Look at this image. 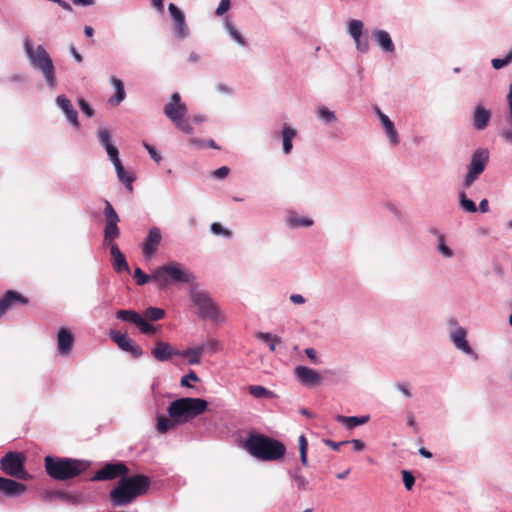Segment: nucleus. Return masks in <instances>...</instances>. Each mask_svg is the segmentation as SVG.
Returning a JSON list of instances; mask_svg holds the SVG:
<instances>
[{"mask_svg": "<svg viewBox=\"0 0 512 512\" xmlns=\"http://www.w3.org/2000/svg\"><path fill=\"white\" fill-rule=\"evenodd\" d=\"M151 486L150 477L136 474L122 477L110 491L109 497L113 506H125L136 498L145 495Z\"/></svg>", "mask_w": 512, "mask_h": 512, "instance_id": "nucleus-1", "label": "nucleus"}, {"mask_svg": "<svg viewBox=\"0 0 512 512\" xmlns=\"http://www.w3.org/2000/svg\"><path fill=\"white\" fill-rule=\"evenodd\" d=\"M244 449L261 461H277L286 453V447L281 441L258 433L248 435L244 442Z\"/></svg>", "mask_w": 512, "mask_h": 512, "instance_id": "nucleus-2", "label": "nucleus"}, {"mask_svg": "<svg viewBox=\"0 0 512 512\" xmlns=\"http://www.w3.org/2000/svg\"><path fill=\"white\" fill-rule=\"evenodd\" d=\"M44 467L52 479L66 481L84 473L88 469L89 463L73 458L46 456Z\"/></svg>", "mask_w": 512, "mask_h": 512, "instance_id": "nucleus-3", "label": "nucleus"}, {"mask_svg": "<svg viewBox=\"0 0 512 512\" xmlns=\"http://www.w3.org/2000/svg\"><path fill=\"white\" fill-rule=\"evenodd\" d=\"M208 403L202 398L184 397L170 403L167 408L169 417L183 424L207 410Z\"/></svg>", "mask_w": 512, "mask_h": 512, "instance_id": "nucleus-4", "label": "nucleus"}, {"mask_svg": "<svg viewBox=\"0 0 512 512\" xmlns=\"http://www.w3.org/2000/svg\"><path fill=\"white\" fill-rule=\"evenodd\" d=\"M194 279V275L176 261L160 266L152 272V281L161 288H166L172 283H191Z\"/></svg>", "mask_w": 512, "mask_h": 512, "instance_id": "nucleus-5", "label": "nucleus"}, {"mask_svg": "<svg viewBox=\"0 0 512 512\" xmlns=\"http://www.w3.org/2000/svg\"><path fill=\"white\" fill-rule=\"evenodd\" d=\"M24 50L32 65L43 73L47 84L52 88L55 87L54 64L45 48L42 45L34 48L31 40L27 38L24 40Z\"/></svg>", "mask_w": 512, "mask_h": 512, "instance_id": "nucleus-6", "label": "nucleus"}, {"mask_svg": "<svg viewBox=\"0 0 512 512\" xmlns=\"http://www.w3.org/2000/svg\"><path fill=\"white\" fill-rule=\"evenodd\" d=\"M165 116L175 125L176 128L186 134L193 133V127L188 120L184 119L188 108L181 100L179 93L175 92L171 95L169 102L164 106Z\"/></svg>", "mask_w": 512, "mask_h": 512, "instance_id": "nucleus-7", "label": "nucleus"}, {"mask_svg": "<svg viewBox=\"0 0 512 512\" xmlns=\"http://www.w3.org/2000/svg\"><path fill=\"white\" fill-rule=\"evenodd\" d=\"M24 461L23 454L8 452L0 460V468L8 476L26 481L31 479V475L25 470Z\"/></svg>", "mask_w": 512, "mask_h": 512, "instance_id": "nucleus-8", "label": "nucleus"}, {"mask_svg": "<svg viewBox=\"0 0 512 512\" xmlns=\"http://www.w3.org/2000/svg\"><path fill=\"white\" fill-rule=\"evenodd\" d=\"M489 161V152L486 149H477L471 157L462 186L469 188L484 172Z\"/></svg>", "mask_w": 512, "mask_h": 512, "instance_id": "nucleus-9", "label": "nucleus"}, {"mask_svg": "<svg viewBox=\"0 0 512 512\" xmlns=\"http://www.w3.org/2000/svg\"><path fill=\"white\" fill-rule=\"evenodd\" d=\"M190 298L194 306L197 307V313L201 318L218 320V307L206 292L193 288L190 291Z\"/></svg>", "mask_w": 512, "mask_h": 512, "instance_id": "nucleus-10", "label": "nucleus"}, {"mask_svg": "<svg viewBox=\"0 0 512 512\" xmlns=\"http://www.w3.org/2000/svg\"><path fill=\"white\" fill-rule=\"evenodd\" d=\"M129 468L123 462L107 463L101 469H99L92 480L94 481H106L113 480L118 477H124L128 475Z\"/></svg>", "mask_w": 512, "mask_h": 512, "instance_id": "nucleus-11", "label": "nucleus"}, {"mask_svg": "<svg viewBox=\"0 0 512 512\" xmlns=\"http://www.w3.org/2000/svg\"><path fill=\"white\" fill-rule=\"evenodd\" d=\"M109 338L117 344V346L132 355L134 358H140L143 355L142 348L134 342L131 338L127 336V334H123L117 330L109 331Z\"/></svg>", "mask_w": 512, "mask_h": 512, "instance_id": "nucleus-12", "label": "nucleus"}, {"mask_svg": "<svg viewBox=\"0 0 512 512\" xmlns=\"http://www.w3.org/2000/svg\"><path fill=\"white\" fill-rule=\"evenodd\" d=\"M161 241V230L158 227L150 228L141 246L142 254L145 259H151L155 255Z\"/></svg>", "mask_w": 512, "mask_h": 512, "instance_id": "nucleus-13", "label": "nucleus"}, {"mask_svg": "<svg viewBox=\"0 0 512 512\" xmlns=\"http://www.w3.org/2000/svg\"><path fill=\"white\" fill-rule=\"evenodd\" d=\"M294 374L297 380L305 386L314 387L322 382L321 375L316 370L306 366H297Z\"/></svg>", "mask_w": 512, "mask_h": 512, "instance_id": "nucleus-14", "label": "nucleus"}, {"mask_svg": "<svg viewBox=\"0 0 512 512\" xmlns=\"http://www.w3.org/2000/svg\"><path fill=\"white\" fill-rule=\"evenodd\" d=\"M179 354V350L162 340L156 341L155 346L151 350L152 357L159 362L170 360L173 356H178Z\"/></svg>", "mask_w": 512, "mask_h": 512, "instance_id": "nucleus-15", "label": "nucleus"}, {"mask_svg": "<svg viewBox=\"0 0 512 512\" xmlns=\"http://www.w3.org/2000/svg\"><path fill=\"white\" fill-rule=\"evenodd\" d=\"M169 13L175 22L174 32L177 37L185 38L189 34V29L185 22L183 12L173 3L168 6Z\"/></svg>", "mask_w": 512, "mask_h": 512, "instance_id": "nucleus-16", "label": "nucleus"}, {"mask_svg": "<svg viewBox=\"0 0 512 512\" xmlns=\"http://www.w3.org/2000/svg\"><path fill=\"white\" fill-rule=\"evenodd\" d=\"M27 490L25 484L15 480L0 477V492L7 497L20 496Z\"/></svg>", "mask_w": 512, "mask_h": 512, "instance_id": "nucleus-17", "label": "nucleus"}, {"mask_svg": "<svg viewBox=\"0 0 512 512\" xmlns=\"http://www.w3.org/2000/svg\"><path fill=\"white\" fill-rule=\"evenodd\" d=\"M26 305L28 299L14 290H8L2 298H0V317L13 305Z\"/></svg>", "mask_w": 512, "mask_h": 512, "instance_id": "nucleus-18", "label": "nucleus"}, {"mask_svg": "<svg viewBox=\"0 0 512 512\" xmlns=\"http://www.w3.org/2000/svg\"><path fill=\"white\" fill-rule=\"evenodd\" d=\"M57 105L63 110L67 120L76 128H79L78 112L74 109L71 101L65 95L56 98Z\"/></svg>", "mask_w": 512, "mask_h": 512, "instance_id": "nucleus-19", "label": "nucleus"}, {"mask_svg": "<svg viewBox=\"0 0 512 512\" xmlns=\"http://www.w3.org/2000/svg\"><path fill=\"white\" fill-rule=\"evenodd\" d=\"M491 111L482 104H477L473 111V126L476 130H484L491 119Z\"/></svg>", "mask_w": 512, "mask_h": 512, "instance_id": "nucleus-20", "label": "nucleus"}, {"mask_svg": "<svg viewBox=\"0 0 512 512\" xmlns=\"http://www.w3.org/2000/svg\"><path fill=\"white\" fill-rule=\"evenodd\" d=\"M58 349L60 354L68 355L74 344V337L66 328H61L57 335Z\"/></svg>", "mask_w": 512, "mask_h": 512, "instance_id": "nucleus-21", "label": "nucleus"}, {"mask_svg": "<svg viewBox=\"0 0 512 512\" xmlns=\"http://www.w3.org/2000/svg\"><path fill=\"white\" fill-rule=\"evenodd\" d=\"M110 253L112 257V266L118 273L129 272V266L124 254L120 251L116 244L110 245Z\"/></svg>", "mask_w": 512, "mask_h": 512, "instance_id": "nucleus-22", "label": "nucleus"}, {"mask_svg": "<svg viewBox=\"0 0 512 512\" xmlns=\"http://www.w3.org/2000/svg\"><path fill=\"white\" fill-rule=\"evenodd\" d=\"M375 112L379 117V120L391 142L392 145H396L399 142L398 133L394 127L393 122L385 115L379 108H375Z\"/></svg>", "mask_w": 512, "mask_h": 512, "instance_id": "nucleus-23", "label": "nucleus"}, {"mask_svg": "<svg viewBox=\"0 0 512 512\" xmlns=\"http://www.w3.org/2000/svg\"><path fill=\"white\" fill-rule=\"evenodd\" d=\"M454 345L467 354L472 353V349L466 341V331L463 328L456 329L451 335Z\"/></svg>", "mask_w": 512, "mask_h": 512, "instance_id": "nucleus-24", "label": "nucleus"}, {"mask_svg": "<svg viewBox=\"0 0 512 512\" xmlns=\"http://www.w3.org/2000/svg\"><path fill=\"white\" fill-rule=\"evenodd\" d=\"M335 420L343 425L346 426L347 429H353L359 425L366 424L369 421V416H343V415H336Z\"/></svg>", "mask_w": 512, "mask_h": 512, "instance_id": "nucleus-25", "label": "nucleus"}, {"mask_svg": "<svg viewBox=\"0 0 512 512\" xmlns=\"http://www.w3.org/2000/svg\"><path fill=\"white\" fill-rule=\"evenodd\" d=\"M373 36L378 45L386 52L394 51V44L388 32L384 30H376L373 32Z\"/></svg>", "mask_w": 512, "mask_h": 512, "instance_id": "nucleus-26", "label": "nucleus"}, {"mask_svg": "<svg viewBox=\"0 0 512 512\" xmlns=\"http://www.w3.org/2000/svg\"><path fill=\"white\" fill-rule=\"evenodd\" d=\"M116 318L121 321L134 324L135 326L138 327L143 316L140 313L136 312L135 310L122 309L116 312Z\"/></svg>", "mask_w": 512, "mask_h": 512, "instance_id": "nucleus-27", "label": "nucleus"}, {"mask_svg": "<svg viewBox=\"0 0 512 512\" xmlns=\"http://www.w3.org/2000/svg\"><path fill=\"white\" fill-rule=\"evenodd\" d=\"M201 349H199L198 346L193 348H188L184 351H180V354L178 356L187 358L188 363L191 365H197L201 362V356H202Z\"/></svg>", "mask_w": 512, "mask_h": 512, "instance_id": "nucleus-28", "label": "nucleus"}, {"mask_svg": "<svg viewBox=\"0 0 512 512\" xmlns=\"http://www.w3.org/2000/svg\"><path fill=\"white\" fill-rule=\"evenodd\" d=\"M296 136V130L289 127L284 126L282 130V140H283V151L285 154H289L292 150V140Z\"/></svg>", "mask_w": 512, "mask_h": 512, "instance_id": "nucleus-29", "label": "nucleus"}, {"mask_svg": "<svg viewBox=\"0 0 512 512\" xmlns=\"http://www.w3.org/2000/svg\"><path fill=\"white\" fill-rule=\"evenodd\" d=\"M111 83L114 86L116 93H115L114 97H112L109 100V102L112 105H118L125 98L124 84L120 79H118L116 77L111 78Z\"/></svg>", "mask_w": 512, "mask_h": 512, "instance_id": "nucleus-30", "label": "nucleus"}, {"mask_svg": "<svg viewBox=\"0 0 512 512\" xmlns=\"http://www.w3.org/2000/svg\"><path fill=\"white\" fill-rule=\"evenodd\" d=\"M179 424L178 421L174 420L173 418H168L164 415H160L157 417V430L160 433H166L170 429H173L176 427V425Z\"/></svg>", "mask_w": 512, "mask_h": 512, "instance_id": "nucleus-31", "label": "nucleus"}, {"mask_svg": "<svg viewBox=\"0 0 512 512\" xmlns=\"http://www.w3.org/2000/svg\"><path fill=\"white\" fill-rule=\"evenodd\" d=\"M249 393L255 398H274L276 397L275 393L266 389L261 385H250L248 387Z\"/></svg>", "mask_w": 512, "mask_h": 512, "instance_id": "nucleus-32", "label": "nucleus"}, {"mask_svg": "<svg viewBox=\"0 0 512 512\" xmlns=\"http://www.w3.org/2000/svg\"><path fill=\"white\" fill-rule=\"evenodd\" d=\"M201 349L202 354L204 353H216L222 349L221 343L214 339L209 338L201 345L198 346Z\"/></svg>", "mask_w": 512, "mask_h": 512, "instance_id": "nucleus-33", "label": "nucleus"}, {"mask_svg": "<svg viewBox=\"0 0 512 512\" xmlns=\"http://www.w3.org/2000/svg\"><path fill=\"white\" fill-rule=\"evenodd\" d=\"M287 222L291 228L296 227H309L313 224V220L307 217L290 215Z\"/></svg>", "mask_w": 512, "mask_h": 512, "instance_id": "nucleus-34", "label": "nucleus"}, {"mask_svg": "<svg viewBox=\"0 0 512 512\" xmlns=\"http://www.w3.org/2000/svg\"><path fill=\"white\" fill-rule=\"evenodd\" d=\"M165 316V311L157 307H148L144 313L143 318L146 321H158Z\"/></svg>", "mask_w": 512, "mask_h": 512, "instance_id": "nucleus-35", "label": "nucleus"}, {"mask_svg": "<svg viewBox=\"0 0 512 512\" xmlns=\"http://www.w3.org/2000/svg\"><path fill=\"white\" fill-rule=\"evenodd\" d=\"M120 232L118 228V224H109L106 223L105 229H104V240L105 242H108L109 245H111L112 241L116 238H118Z\"/></svg>", "mask_w": 512, "mask_h": 512, "instance_id": "nucleus-36", "label": "nucleus"}, {"mask_svg": "<svg viewBox=\"0 0 512 512\" xmlns=\"http://www.w3.org/2000/svg\"><path fill=\"white\" fill-rule=\"evenodd\" d=\"M257 338L259 340H262V341H265V342H269V348H270V350L272 352L275 351L276 345L281 343V338L280 337L274 336V335H272L270 333L259 332L257 334Z\"/></svg>", "mask_w": 512, "mask_h": 512, "instance_id": "nucleus-37", "label": "nucleus"}, {"mask_svg": "<svg viewBox=\"0 0 512 512\" xmlns=\"http://www.w3.org/2000/svg\"><path fill=\"white\" fill-rule=\"evenodd\" d=\"M104 214L106 218V223L118 224V222L120 221L118 214L116 213V211L114 210L109 201H105Z\"/></svg>", "mask_w": 512, "mask_h": 512, "instance_id": "nucleus-38", "label": "nucleus"}, {"mask_svg": "<svg viewBox=\"0 0 512 512\" xmlns=\"http://www.w3.org/2000/svg\"><path fill=\"white\" fill-rule=\"evenodd\" d=\"M459 199H460V205L465 211H467L469 213H474L477 211V207H476L475 203L472 200H470L469 198H467L466 193L464 191H461L459 193Z\"/></svg>", "mask_w": 512, "mask_h": 512, "instance_id": "nucleus-39", "label": "nucleus"}, {"mask_svg": "<svg viewBox=\"0 0 512 512\" xmlns=\"http://www.w3.org/2000/svg\"><path fill=\"white\" fill-rule=\"evenodd\" d=\"M363 23L360 20H351L349 22V34L354 40H358L362 35Z\"/></svg>", "mask_w": 512, "mask_h": 512, "instance_id": "nucleus-40", "label": "nucleus"}, {"mask_svg": "<svg viewBox=\"0 0 512 512\" xmlns=\"http://www.w3.org/2000/svg\"><path fill=\"white\" fill-rule=\"evenodd\" d=\"M138 328L142 334L145 335H154L159 331V326H154L149 324L144 318H142L141 322L138 325Z\"/></svg>", "mask_w": 512, "mask_h": 512, "instance_id": "nucleus-41", "label": "nucleus"}, {"mask_svg": "<svg viewBox=\"0 0 512 512\" xmlns=\"http://www.w3.org/2000/svg\"><path fill=\"white\" fill-rule=\"evenodd\" d=\"M438 251L446 258L453 256L452 250L445 244V237L443 234H438Z\"/></svg>", "mask_w": 512, "mask_h": 512, "instance_id": "nucleus-42", "label": "nucleus"}, {"mask_svg": "<svg viewBox=\"0 0 512 512\" xmlns=\"http://www.w3.org/2000/svg\"><path fill=\"white\" fill-rule=\"evenodd\" d=\"M134 279L137 285H144L149 281H152V274H145L140 268H136L134 271Z\"/></svg>", "mask_w": 512, "mask_h": 512, "instance_id": "nucleus-43", "label": "nucleus"}, {"mask_svg": "<svg viewBox=\"0 0 512 512\" xmlns=\"http://www.w3.org/2000/svg\"><path fill=\"white\" fill-rule=\"evenodd\" d=\"M317 113L318 116L326 123H330L336 120L335 114L324 106L320 107Z\"/></svg>", "mask_w": 512, "mask_h": 512, "instance_id": "nucleus-44", "label": "nucleus"}, {"mask_svg": "<svg viewBox=\"0 0 512 512\" xmlns=\"http://www.w3.org/2000/svg\"><path fill=\"white\" fill-rule=\"evenodd\" d=\"M97 135H98V140L102 146L106 147V146L112 144L111 143V133L109 132L108 129H106V128L99 129L97 132Z\"/></svg>", "mask_w": 512, "mask_h": 512, "instance_id": "nucleus-45", "label": "nucleus"}, {"mask_svg": "<svg viewBox=\"0 0 512 512\" xmlns=\"http://www.w3.org/2000/svg\"><path fill=\"white\" fill-rule=\"evenodd\" d=\"M226 28L230 34V36L240 45H245L246 42H245V39L243 38V36L238 32V30L231 24V23H226Z\"/></svg>", "mask_w": 512, "mask_h": 512, "instance_id": "nucleus-46", "label": "nucleus"}, {"mask_svg": "<svg viewBox=\"0 0 512 512\" xmlns=\"http://www.w3.org/2000/svg\"><path fill=\"white\" fill-rule=\"evenodd\" d=\"M512 61V51H510L505 58H495L492 60V67L496 70L501 69Z\"/></svg>", "mask_w": 512, "mask_h": 512, "instance_id": "nucleus-47", "label": "nucleus"}, {"mask_svg": "<svg viewBox=\"0 0 512 512\" xmlns=\"http://www.w3.org/2000/svg\"><path fill=\"white\" fill-rule=\"evenodd\" d=\"M211 231L216 235H223L224 237H231L232 232L228 229H225L220 223L214 222L211 224Z\"/></svg>", "mask_w": 512, "mask_h": 512, "instance_id": "nucleus-48", "label": "nucleus"}, {"mask_svg": "<svg viewBox=\"0 0 512 512\" xmlns=\"http://www.w3.org/2000/svg\"><path fill=\"white\" fill-rule=\"evenodd\" d=\"M402 478H403V483L405 485V488L407 490H411L413 488L414 483H415V478L412 475V473L410 471L403 470L402 471Z\"/></svg>", "mask_w": 512, "mask_h": 512, "instance_id": "nucleus-49", "label": "nucleus"}, {"mask_svg": "<svg viewBox=\"0 0 512 512\" xmlns=\"http://www.w3.org/2000/svg\"><path fill=\"white\" fill-rule=\"evenodd\" d=\"M105 149L113 164L120 161L118 149L114 145L110 144Z\"/></svg>", "mask_w": 512, "mask_h": 512, "instance_id": "nucleus-50", "label": "nucleus"}, {"mask_svg": "<svg viewBox=\"0 0 512 512\" xmlns=\"http://www.w3.org/2000/svg\"><path fill=\"white\" fill-rule=\"evenodd\" d=\"M78 105L81 109V111L87 116V117H92L94 115V110L92 109V107L89 105V103L87 101H85L83 98H80L78 100Z\"/></svg>", "mask_w": 512, "mask_h": 512, "instance_id": "nucleus-51", "label": "nucleus"}, {"mask_svg": "<svg viewBox=\"0 0 512 512\" xmlns=\"http://www.w3.org/2000/svg\"><path fill=\"white\" fill-rule=\"evenodd\" d=\"M190 380L195 381V382L199 381L198 375L192 370L188 374H186L185 376H183L181 378V381H180L181 386L191 387V385L189 383Z\"/></svg>", "mask_w": 512, "mask_h": 512, "instance_id": "nucleus-52", "label": "nucleus"}, {"mask_svg": "<svg viewBox=\"0 0 512 512\" xmlns=\"http://www.w3.org/2000/svg\"><path fill=\"white\" fill-rule=\"evenodd\" d=\"M231 6L230 0H221L215 13L217 16H222L224 13H226Z\"/></svg>", "mask_w": 512, "mask_h": 512, "instance_id": "nucleus-53", "label": "nucleus"}, {"mask_svg": "<svg viewBox=\"0 0 512 512\" xmlns=\"http://www.w3.org/2000/svg\"><path fill=\"white\" fill-rule=\"evenodd\" d=\"M354 41H355L357 49L359 51H361L363 53L368 51L369 43H368L367 37H362V35H361L360 38H358V40H354Z\"/></svg>", "mask_w": 512, "mask_h": 512, "instance_id": "nucleus-54", "label": "nucleus"}, {"mask_svg": "<svg viewBox=\"0 0 512 512\" xmlns=\"http://www.w3.org/2000/svg\"><path fill=\"white\" fill-rule=\"evenodd\" d=\"M114 166H115V169H116V173H117L118 179L121 182L125 181L126 177H129V176L126 174L125 169H124L121 161L115 163Z\"/></svg>", "mask_w": 512, "mask_h": 512, "instance_id": "nucleus-55", "label": "nucleus"}, {"mask_svg": "<svg viewBox=\"0 0 512 512\" xmlns=\"http://www.w3.org/2000/svg\"><path fill=\"white\" fill-rule=\"evenodd\" d=\"M323 442L326 446L330 447L331 449H333L335 451H338L341 446L348 444V441L335 442L330 439H324Z\"/></svg>", "mask_w": 512, "mask_h": 512, "instance_id": "nucleus-56", "label": "nucleus"}, {"mask_svg": "<svg viewBox=\"0 0 512 512\" xmlns=\"http://www.w3.org/2000/svg\"><path fill=\"white\" fill-rule=\"evenodd\" d=\"M144 147L146 148V150L148 151V153L150 154L151 158L156 162V163H159L161 161V156L157 153V151L154 149V147H152L151 145H149L148 143H144Z\"/></svg>", "mask_w": 512, "mask_h": 512, "instance_id": "nucleus-57", "label": "nucleus"}, {"mask_svg": "<svg viewBox=\"0 0 512 512\" xmlns=\"http://www.w3.org/2000/svg\"><path fill=\"white\" fill-rule=\"evenodd\" d=\"M229 171L230 170L228 167L222 166L213 172V176L218 179H223L228 176Z\"/></svg>", "mask_w": 512, "mask_h": 512, "instance_id": "nucleus-58", "label": "nucleus"}, {"mask_svg": "<svg viewBox=\"0 0 512 512\" xmlns=\"http://www.w3.org/2000/svg\"><path fill=\"white\" fill-rule=\"evenodd\" d=\"M294 480L299 489H305L308 484L307 479L304 476L299 475V474L294 475Z\"/></svg>", "mask_w": 512, "mask_h": 512, "instance_id": "nucleus-59", "label": "nucleus"}, {"mask_svg": "<svg viewBox=\"0 0 512 512\" xmlns=\"http://www.w3.org/2000/svg\"><path fill=\"white\" fill-rule=\"evenodd\" d=\"M348 444H351L353 447V450H355V451H362L365 448L364 442L361 440H358V439L350 440V441H348Z\"/></svg>", "mask_w": 512, "mask_h": 512, "instance_id": "nucleus-60", "label": "nucleus"}, {"mask_svg": "<svg viewBox=\"0 0 512 512\" xmlns=\"http://www.w3.org/2000/svg\"><path fill=\"white\" fill-rule=\"evenodd\" d=\"M305 354L307 355V357L313 362V363H317L318 362V359H317V356H316V351L313 349V348H306L305 349Z\"/></svg>", "mask_w": 512, "mask_h": 512, "instance_id": "nucleus-61", "label": "nucleus"}, {"mask_svg": "<svg viewBox=\"0 0 512 512\" xmlns=\"http://www.w3.org/2000/svg\"><path fill=\"white\" fill-rule=\"evenodd\" d=\"M298 444H299V451L308 449V442L304 435H300V437L298 439Z\"/></svg>", "mask_w": 512, "mask_h": 512, "instance_id": "nucleus-62", "label": "nucleus"}, {"mask_svg": "<svg viewBox=\"0 0 512 512\" xmlns=\"http://www.w3.org/2000/svg\"><path fill=\"white\" fill-rule=\"evenodd\" d=\"M290 300L295 304H303L305 302V299L300 294H292Z\"/></svg>", "mask_w": 512, "mask_h": 512, "instance_id": "nucleus-63", "label": "nucleus"}, {"mask_svg": "<svg viewBox=\"0 0 512 512\" xmlns=\"http://www.w3.org/2000/svg\"><path fill=\"white\" fill-rule=\"evenodd\" d=\"M479 210L482 213H487L489 211V203L487 199H483L480 201Z\"/></svg>", "mask_w": 512, "mask_h": 512, "instance_id": "nucleus-64", "label": "nucleus"}]
</instances>
